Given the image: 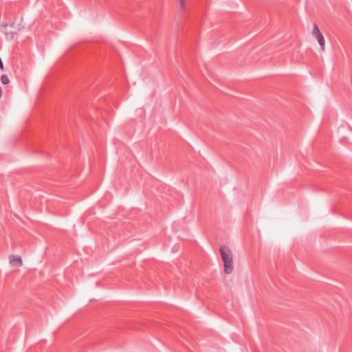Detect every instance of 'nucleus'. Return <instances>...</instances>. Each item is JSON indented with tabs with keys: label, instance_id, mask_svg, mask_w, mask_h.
Segmentation results:
<instances>
[{
	"label": "nucleus",
	"instance_id": "1",
	"mask_svg": "<svg viewBox=\"0 0 352 352\" xmlns=\"http://www.w3.org/2000/svg\"><path fill=\"white\" fill-rule=\"evenodd\" d=\"M221 257L223 261L224 272L230 274L233 271V256L230 248L226 245L221 246L219 249Z\"/></svg>",
	"mask_w": 352,
	"mask_h": 352
},
{
	"label": "nucleus",
	"instance_id": "8",
	"mask_svg": "<svg viewBox=\"0 0 352 352\" xmlns=\"http://www.w3.org/2000/svg\"><path fill=\"white\" fill-rule=\"evenodd\" d=\"M2 96V89H1V87H0V98Z\"/></svg>",
	"mask_w": 352,
	"mask_h": 352
},
{
	"label": "nucleus",
	"instance_id": "7",
	"mask_svg": "<svg viewBox=\"0 0 352 352\" xmlns=\"http://www.w3.org/2000/svg\"><path fill=\"white\" fill-rule=\"evenodd\" d=\"M0 69L1 70H3V61L1 58H0Z\"/></svg>",
	"mask_w": 352,
	"mask_h": 352
},
{
	"label": "nucleus",
	"instance_id": "5",
	"mask_svg": "<svg viewBox=\"0 0 352 352\" xmlns=\"http://www.w3.org/2000/svg\"><path fill=\"white\" fill-rule=\"evenodd\" d=\"M15 34V32H5V35L6 36L7 38H14V36Z\"/></svg>",
	"mask_w": 352,
	"mask_h": 352
},
{
	"label": "nucleus",
	"instance_id": "2",
	"mask_svg": "<svg viewBox=\"0 0 352 352\" xmlns=\"http://www.w3.org/2000/svg\"><path fill=\"white\" fill-rule=\"evenodd\" d=\"M312 34L316 38V39L318 40V43L320 45V46L321 50L324 51V50L325 40H324V38L322 32H320V30H319L318 25L316 23L314 24V28H313Z\"/></svg>",
	"mask_w": 352,
	"mask_h": 352
},
{
	"label": "nucleus",
	"instance_id": "4",
	"mask_svg": "<svg viewBox=\"0 0 352 352\" xmlns=\"http://www.w3.org/2000/svg\"><path fill=\"white\" fill-rule=\"evenodd\" d=\"M1 81L4 85H7V84H8L10 82V80H9L8 76L6 75V74H3L1 76Z\"/></svg>",
	"mask_w": 352,
	"mask_h": 352
},
{
	"label": "nucleus",
	"instance_id": "6",
	"mask_svg": "<svg viewBox=\"0 0 352 352\" xmlns=\"http://www.w3.org/2000/svg\"><path fill=\"white\" fill-rule=\"evenodd\" d=\"M185 1L186 0H179V7L182 10H184L185 8Z\"/></svg>",
	"mask_w": 352,
	"mask_h": 352
},
{
	"label": "nucleus",
	"instance_id": "3",
	"mask_svg": "<svg viewBox=\"0 0 352 352\" xmlns=\"http://www.w3.org/2000/svg\"><path fill=\"white\" fill-rule=\"evenodd\" d=\"M9 261L14 266L19 267L22 265V259L19 255H10L9 256Z\"/></svg>",
	"mask_w": 352,
	"mask_h": 352
}]
</instances>
